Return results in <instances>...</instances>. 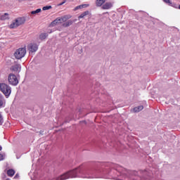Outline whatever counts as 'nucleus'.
<instances>
[{
  "mask_svg": "<svg viewBox=\"0 0 180 180\" xmlns=\"http://www.w3.org/2000/svg\"><path fill=\"white\" fill-rule=\"evenodd\" d=\"M77 177V169H73L70 172H68L65 174L58 177L56 180H65L68 179L69 178H76Z\"/></svg>",
  "mask_w": 180,
  "mask_h": 180,
  "instance_id": "nucleus-1",
  "label": "nucleus"
},
{
  "mask_svg": "<svg viewBox=\"0 0 180 180\" xmlns=\"http://www.w3.org/2000/svg\"><path fill=\"white\" fill-rule=\"evenodd\" d=\"M0 91H1L4 95H5V96L7 98L9 96V95H11V93L12 92L11 86L5 83L0 84Z\"/></svg>",
  "mask_w": 180,
  "mask_h": 180,
  "instance_id": "nucleus-2",
  "label": "nucleus"
},
{
  "mask_svg": "<svg viewBox=\"0 0 180 180\" xmlns=\"http://www.w3.org/2000/svg\"><path fill=\"white\" fill-rule=\"evenodd\" d=\"M26 56V48H20L17 49L14 53V57L17 60H20V58H23Z\"/></svg>",
  "mask_w": 180,
  "mask_h": 180,
  "instance_id": "nucleus-3",
  "label": "nucleus"
},
{
  "mask_svg": "<svg viewBox=\"0 0 180 180\" xmlns=\"http://www.w3.org/2000/svg\"><path fill=\"white\" fill-rule=\"evenodd\" d=\"M70 18H71L70 15H65L62 18H58L51 22V25L52 26H56V25H60V23H63L64 22H66Z\"/></svg>",
  "mask_w": 180,
  "mask_h": 180,
  "instance_id": "nucleus-4",
  "label": "nucleus"
},
{
  "mask_svg": "<svg viewBox=\"0 0 180 180\" xmlns=\"http://www.w3.org/2000/svg\"><path fill=\"white\" fill-rule=\"evenodd\" d=\"M8 81L10 85H13L14 86H16V85L19 84V80L18 79V77H16V75L12 73H11L8 75Z\"/></svg>",
  "mask_w": 180,
  "mask_h": 180,
  "instance_id": "nucleus-5",
  "label": "nucleus"
},
{
  "mask_svg": "<svg viewBox=\"0 0 180 180\" xmlns=\"http://www.w3.org/2000/svg\"><path fill=\"white\" fill-rule=\"evenodd\" d=\"M27 49L30 54H33V53H36L39 50V45L36 43H30L27 45Z\"/></svg>",
  "mask_w": 180,
  "mask_h": 180,
  "instance_id": "nucleus-6",
  "label": "nucleus"
},
{
  "mask_svg": "<svg viewBox=\"0 0 180 180\" xmlns=\"http://www.w3.org/2000/svg\"><path fill=\"white\" fill-rule=\"evenodd\" d=\"M17 23V26H22V25H25V22H26V19L25 17L18 18L15 20Z\"/></svg>",
  "mask_w": 180,
  "mask_h": 180,
  "instance_id": "nucleus-7",
  "label": "nucleus"
},
{
  "mask_svg": "<svg viewBox=\"0 0 180 180\" xmlns=\"http://www.w3.org/2000/svg\"><path fill=\"white\" fill-rule=\"evenodd\" d=\"M113 6V4L112 2H106L104 4L102 5V9L108 10L110 9Z\"/></svg>",
  "mask_w": 180,
  "mask_h": 180,
  "instance_id": "nucleus-8",
  "label": "nucleus"
},
{
  "mask_svg": "<svg viewBox=\"0 0 180 180\" xmlns=\"http://www.w3.org/2000/svg\"><path fill=\"white\" fill-rule=\"evenodd\" d=\"M143 109H144V106L139 105V106L134 107L133 108V112H134V113H139V112H141V110H143Z\"/></svg>",
  "mask_w": 180,
  "mask_h": 180,
  "instance_id": "nucleus-9",
  "label": "nucleus"
},
{
  "mask_svg": "<svg viewBox=\"0 0 180 180\" xmlns=\"http://www.w3.org/2000/svg\"><path fill=\"white\" fill-rule=\"evenodd\" d=\"M10 17H9V13H5L2 14L0 17V20H9Z\"/></svg>",
  "mask_w": 180,
  "mask_h": 180,
  "instance_id": "nucleus-10",
  "label": "nucleus"
},
{
  "mask_svg": "<svg viewBox=\"0 0 180 180\" xmlns=\"http://www.w3.org/2000/svg\"><path fill=\"white\" fill-rule=\"evenodd\" d=\"M88 6H89V4H82L76 6L74 8V11H78V9H84V8H88Z\"/></svg>",
  "mask_w": 180,
  "mask_h": 180,
  "instance_id": "nucleus-11",
  "label": "nucleus"
},
{
  "mask_svg": "<svg viewBox=\"0 0 180 180\" xmlns=\"http://www.w3.org/2000/svg\"><path fill=\"white\" fill-rule=\"evenodd\" d=\"M11 70H13V71H15V72L20 71V65L16 64L12 66Z\"/></svg>",
  "mask_w": 180,
  "mask_h": 180,
  "instance_id": "nucleus-12",
  "label": "nucleus"
},
{
  "mask_svg": "<svg viewBox=\"0 0 180 180\" xmlns=\"http://www.w3.org/2000/svg\"><path fill=\"white\" fill-rule=\"evenodd\" d=\"M105 2H106V0H96V6H103Z\"/></svg>",
  "mask_w": 180,
  "mask_h": 180,
  "instance_id": "nucleus-13",
  "label": "nucleus"
},
{
  "mask_svg": "<svg viewBox=\"0 0 180 180\" xmlns=\"http://www.w3.org/2000/svg\"><path fill=\"white\" fill-rule=\"evenodd\" d=\"M9 27L10 29H16V27H18V24L16 23V21H15V20L9 25Z\"/></svg>",
  "mask_w": 180,
  "mask_h": 180,
  "instance_id": "nucleus-14",
  "label": "nucleus"
},
{
  "mask_svg": "<svg viewBox=\"0 0 180 180\" xmlns=\"http://www.w3.org/2000/svg\"><path fill=\"white\" fill-rule=\"evenodd\" d=\"M7 175L8 176H13L15 175V170H13L12 169H8L7 172Z\"/></svg>",
  "mask_w": 180,
  "mask_h": 180,
  "instance_id": "nucleus-15",
  "label": "nucleus"
},
{
  "mask_svg": "<svg viewBox=\"0 0 180 180\" xmlns=\"http://www.w3.org/2000/svg\"><path fill=\"white\" fill-rule=\"evenodd\" d=\"M87 15H89V11H84L79 16V19H82V18H85V16H87Z\"/></svg>",
  "mask_w": 180,
  "mask_h": 180,
  "instance_id": "nucleus-16",
  "label": "nucleus"
},
{
  "mask_svg": "<svg viewBox=\"0 0 180 180\" xmlns=\"http://www.w3.org/2000/svg\"><path fill=\"white\" fill-rule=\"evenodd\" d=\"M72 25V20H68L63 24L64 27H68V26H71Z\"/></svg>",
  "mask_w": 180,
  "mask_h": 180,
  "instance_id": "nucleus-17",
  "label": "nucleus"
},
{
  "mask_svg": "<svg viewBox=\"0 0 180 180\" xmlns=\"http://www.w3.org/2000/svg\"><path fill=\"white\" fill-rule=\"evenodd\" d=\"M40 12H41V8H38L36 11H33L31 12V15H37V13H40Z\"/></svg>",
  "mask_w": 180,
  "mask_h": 180,
  "instance_id": "nucleus-18",
  "label": "nucleus"
},
{
  "mask_svg": "<svg viewBox=\"0 0 180 180\" xmlns=\"http://www.w3.org/2000/svg\"><path fill=\"white\" fill-rule=\"evenodd\" d=\"M47 34L44 33V34H41L39 36V38L41 39V40H44V39H46L47 37Z\"/></svg>",
  "mask_w": 180,
  "mask_h": 180,
  "instance_id": "nucleus-19",
  "label": "nucleus"
},
{
  "mask_svg": "<svg viewBox=\"0 0 180 180\" xmlns=\"http://www.w3.org/2000/svg\"><path fill=\"white\" fill-rule=\"evenodd\" d=\"M49 9H51V6H46L42 8V11H49Z\"/></svg>",
  "mask_w": 180,
  "mask_h": 180,
  "instance_id": "nucleus-20",
  "label": "nucleus"
},
{
  "mask_svg": "<svg viewBox=\"0 0 180 180\" xmlns=\"http://www.w3.org/2000/svg\"><path fill=\"white\" fill-rule=\"evenodd\" d=\"M4 103H5V102L4 101V98H0V108H2L4 106Z\"/></svg>",
  "mask_w": 180,
  "mask_h": 180,
  "instance_id": "nucleus-21",
  "label": "nucleus"
},
{
  "mask_svg": "<svg viewBox=\"0 0 180 180\" xmlns=\"http://www.w3.org/2000/svg\"><path fill=\"white\" fill-rule=\"evenodd\" d=\"M5 159V154L0 153V161H2Z\"/></svg>",
  "mask_w": 180,
  "mask_h": 180,
  "instance_id": "nucleus-22",
  "label": "nucleus"
},
{
  "mask_svg": "<svg viewBox=\"0 0 180 180\" xmlns=\"http://www.w3.org/2000/svg\"><path fill=\"white\" fill-rule=\"evenodd\" d=\"M4 123V117H2V115L0 114V124Z\"/></svg>",
  "mask_w": 180,
  "mask_h": 180,
  "instance_id": "nucleus-23",
  "label": "nucleus"
},
{
  "mask_svg": "<svg viewBox=\"0 0 180 180\" xmlns=\"http://www.w3.org/2000/svg\"><path fill=\"white\" fill-rule=\"evenodd\" d=\"M65 2H67V0H63V2L60 3L59 4H58V6H61V5H64V4H65Z\"/></svg>",
  "mask_w": 180,
  "mask_h": 180,
  "instance_id": "nucleus-24",
  "label": "nucleus"
},
{
  "mask_svg": "<svg viewBox=\"0 0 180 180\" xmlns=\"http://www.w3.org/2000/svg\"><path fill=\"white\" fill-rule=\"evenodd\" d=\"M164 2H165L166 4H169V5H171V3L169 1V0H163Z\"/></svg>",
  "mask_w": 180,
  "mask_h": 180,
  "instance_id": "nucleus-25",
  "label": "nucleus"
},
{
  "mask_svg": "<svg viewBox=\"0 0 180 180\" xmlns=\"http://www.w3.org/2000/svg\"><path fill=\"white\" fill-rule=\"evenodd\" d=\"M14 178H15V179H18V178H19V174H15Z\"/></svg>",
  "mask_w": 180,
  "mask_h": 180,
  "instance_id": "nucleus-26",
  "label": "nucleus"
},
{
  "mask_svg": "<svg viewBox=\"0 0 180 180\" xmlns=\"http://www.w3.org/2000/svg\"><path fill=\"white\" fill-rule=\"evenodd\" d=\"M2 150V146H0V151Z\"/></svg>",
  "mask_w": 180,
  "mask_h": 180,
  "instance_id": "nucleus-27",
  "label": "nucleus"
},
{
  "mask_svg": "<svg viewBox=\"0 0 180 180\" xmlns=\"http://www.w3.org/2000/svg\"><path fill=\"white\" fill-rule=\"evenodd\" d=\"M179 9H180V5L179 6Z\"/></svg>",
  "mask_w": 180,
  "mask_h": 180,
  "instance_id": "nucleus-28",
  "label": "nucleus"
}]
</instances>
